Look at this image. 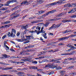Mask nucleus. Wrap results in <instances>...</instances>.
Wrapping results in <instances>:
<instances>
[{
  "mask_svg": "<svg viewBox=\"0 0 76 76\" xmlns=\"http://www.w3.org/2000/svg\"><path fill=\"white\" fill-rule=\"evenodd\" d=\"M54 25H55V24H53V25L51 27H50L49 28V30H50V29H53V28H54Z\"/></svg>",
  "mask_w": 76,
  "mask_h": 76,
  "instance_id": "7c9ffc66",
  "label": "nucleus"
},
{
  "mask_svg": "<svg viewBox=\"0 0 76 76\" xmlns=\"http://www.w3.org/2000/svg\"><path fill=\"white\" fill-rule=\"evenodd\" d=\"M12 31H13V33L14 32L15 34H16V30H15V29H14V28H12Z\"/></svg>",
  "mask_w": 76,
  "mask_h": 76,
  "instance_id": "c85d7f7f",
  "label": "nucleus"
},
{
  "mask_svg": "<svg viewBox=\"0 0 76 76\" xmlns=\"http://www.w3.org/2000/svg\"><path fill=\"white\" fill-rule=\"evenodd\" d=\"M0 64H3L4 66H7V64L5 63H3V62H0Z\"/></svg>",
  "mask_w": 76,
  "mask_h": 76,
  "instance_id": "393cba45",
  "label": "nucleus"
},
{
  "mask_svg": "<svg viewBox=\"0 0 76 76\" xmlns=\"http://www.w3.org/2000/svg\"><path fill=\"white\" fill-rule=\"evenodd\" d=\"M72 5H71V4H68V7H72Z\"/></svg>",
  "mask_w": 76,
  "mask_h": 76,
  "instance_id": "de8ad7c7",
  "label": "nucleus"
},
{
  "mask_svg": "<svg viewBox=\"0 0 76 76\" xmlns=\"http://www.w3.org/2000/svg\"><path fill=\"white\" fill-rule=\"evenodd\" d=\"M30 69H34V66H29Z\"/></svg>",
  "mask_w": 76,
  "mask_h": 76,
  "instance_id": "603ef678",
  "label": "nucleus"
},
{
  "mask_svg": "<svg viewBox=\"0 0 76 76\" xmlns=\"http://www.w3.org/2000/svg\"><path fill=\"white\" fill-rule=\"evenodd\" d=\"M13 69V68H12L11 67H6L5 68H2V67H0V69H2V70H9V69Z\"/></svg>",
  "mask_w": 76,
  "mask_h": 76,
  "instance_id": "39448f33",
  "label": "nucleus"
},
{
  "mask_svg": "<svg viewBox=\"0 0 76 76\" xmlns=\"http://www.w3.org/2000/svg\"><path fill=\"white\" fill-rule=\"evenodd\" d=\"M64 15V13H61V14H59L58 15V17H60V16H63V15Z\"/></svg>",
  "mask_w": 76,
  "mask_h": 76,
  "instance_id": "b1692460",
  "label": "nucleus"
},
{
  "mask_svg": "<svg viewBox=\"0 0 76 76\" xmlns=\"http://www.w3.org/2000/svg\"><path fill=\"white\" fill-rule=\"evenodd\" d=\"M61 60V58H57L56 59V61H58V60Z\"/></svg>",
  "mask_w": 76,
  "mask_h": 76,
  "instance_id": "6e6d98bb",
  "label": "nucleus"
},
{
  "mask_svg": "<svg viewBox=\"0 0 76 76\" xmlns=\"http://www.w3.org/2000/svg\"><path fill=\"white\" fill-rule=\"evenodd\" d=\"M33 69H37V67L36 66H33Z\"/></svg>",
  "mask_w": 76,
  "mask_h": 76,
  "instance_id": "5fc2aeb1",
  "label": "nucleus"
},
{
  "mask_svg": "<svg viewBox=\"0 0 76 76\" xmlns=\"http://www.w3.org/2000/svg\"><path fill=\"white\" fill-rule=\"evenodd\" d=\"M25 36L27 38H28V41L30 40L31 37V39H34V37H33V36Z\"/></svg>",
  "mask_w": 76,
  "mask_h": 76,
  "instance_id": "6e6552de",
  "label": "nucleus"
},
{
  "mask_svg": "<svg viewBox=\"0 0 76 76\" xmlns=\"http://www.w3.org/2000/svg\"><path fill=\"white\" fill-rule=\"evenodd\" d=\"M32 63H34V64H37V61H32Z\"/></svg>",
  "mask_w": 76,
  "mask_h": 76,
  "instance_id": "37998d69",
  "label": "nucleus"
},
{
  "mask_svg": "<svg viewBox=\"0 0 76 76\" xmlns=\"http://www.w3.org/2000/svg\"><path fill=\"white\" fill-rule=\"evenodd\" d=\"M63 45H64V44L62 43H60L58 44V45H59V46Z\"/></svg>",
  "mask_w": 76,
  "mask_h": 76,
  "instance_id": "09e8293b",
  "label": "nucleus"
},
{
  "mask_svg": "<svg viewBox=\"0 0 76 76\" xmlns=\"http://www.w3.org/2000/svg\"><path fill=\"white\" fill-rule=\"evenodd\" d=\"M34 47V45H30L27 46V47L28 48H32V47Z\"/></svg>",
  "mask_w": 76,
  "mask_h": 76,
  "instance_id": "bb28decb",
  "label": "nucleus"
},
{
  "mask_svg": "<svg viewBox=\"0 0 76 76\" xmlns=\"http://www.w3.org/2000/svg\"><path fill=\"white\" fill-rule=\"evenodd\" d=\"M50 13H51V12L50 11L49 12L45 14V16H47V15H48L49 14H50Z\"/></svg>",
  "mask_w": 76,
  "mask_h": 76,
  "instance_id": "a878e982",
  "label": "nucleus"
},
{
  "mask_svg": "<svg viewBox=\"0 0 76 76\" xmlns=\"http://www.w3.org/2000/svg\"><path fill=\"white\" fill-rule=\"evenodd\" d=\"M22 40H23V41H26V42H25L23 44H27V43H28L30 41L29 40H28V38H27V39H25V37L24 36H23L22 37Z\"/></svg>",
  "mask_w": 76,
  "mask_h": 76,
  "instance_id": "f03ea898",
  "label": "nucleus"
},
{
  "mask_svg": "<svg viewBox=\"0 0 76 76\" xmlns=\"http://www.w3.org/2000/svg\"><path fill=\"white\" fill-rule=\"evenodd\" d=\"M48 66H49V68H51L53 67V65L51 64H48Z\"/></svg>",
  "mask_w": 76,
  "mask_h": 76,
  "instance_id": "6ab92c4d",
  "label": "nucleus"
},
{
  "mask_svg": "<svg viewBox=\"0 0 76 76\" xmlns=\"http://www.w3.org/2000/svg\"><path fill=\"white\" fill-rule=\"evenodd\" d=\"M41 21L40 20H37L36 21H33L31 22V23H38L39 22H41Z\"/></svg>",
  "mask_w": 76,
  "mask_h": 76,
  "instance_id": "9b49d317",
  "label": "nucleus"
},
{
  "mask_svg": "<svg viewBox=\"0 0 76 76\" xmlns=\"http://www.w3.org/2000/svg\"><path fill=\"white\" fill-rule=\"evenodd\" d=\"M26 53V51L24 50L21 52H20V54H21V55H25V54H24V53Z\"/></svg>",
  "mask_w": 76,
  "mask_h": 76,
  "instance_id": "ddd939ff",
  "label": "nucleus"
},
{
  "mask_svg": "<svg viewBox=\"0 0 76 76\" xmlns=\"http://www.w3.org/2000/svg\"><path fill=\"white\" fill-rule=\"evenodd\" d=\"M38 30H37H37H35L34 31V33L36 32V33H37H37H38Z\"/></svg>",
  "mask_w": 76,
  "mask_h": 76,
  "instance_id": "052dcab7",
  "label": "nucleus"
},
{
  "mask_svg": "<svg viewBox=\"0 0 76 76\" xmlns=\"http://www.w3.org/2000/svg\"><path fill=\"white\" fill-rule=\"evenodd\" d=\"M74 10H76V8H74L73 9H72L71 10L69 11L68 12V13H73V12H75Z\"/></svg>",
  "mask_w": 76,
  "mask_h": 76,
  "instance_id": "1a4fd4ad",
  "label": "nucleus"
},
{
  "mask_svg": "<svg viewBox=\"0 0 76 76\" xmlns=\"http://www.w3.org/2000/svg\"><path fill=\"white\" fill-rule=\"evenodd\" d=\"M28 30L27 29H25V31L24 32V34H25L26 33V32H27V31H28Z\"/></svg>",
  "mask_w": 76,
  "mask_h": 76,
  "instance_id": "a19ab883",
  "label": "nucleus"
},
{
  "mask_svg": "<svg viewBox=\"0 0 76 76\" xmlns=\"http://www.w3.org/2000/svg\"><path fill=\"white\" fill-rule=\"evenodd\" d=\"M64 7H68V4H66L64 6Z\"/></svg>",
  "mask_w": 76,
  "mask_h": 76,
  "instance_id": "680f3d73",
  "label": "nucleus"
},
{
  "mask_svg": "<svg viewBox=\"0 0 76 76\" xmlns=\"http://www.w3.org/2000/svg\"><path fill=\"white\" fill-rule=\"evenodd\" d=\"M53 74H54V72H52L48 73V75H53Z\"/></svg>",
  "mask_w": 76,
  "mask_h": 76,
  "instance_id": "473e14b6",
  "label": "nucleus"
},
{
  "mask_svg": "<svg viewBox=\"0 0 76 76\" xmlns=\"http://www.w3.org/2000/svg\"><path fill=\"white\" fill-rule=\"evenodd\" d=\"M65 72V71H61V73L62 75H64V72Z\"/></svg>",
  "mask_w": 76,
  "mask_h": 76,
  "instance_id": "72a5a7b5",
  "label": "nucleus"
},
{
  "mask_svg": "<svg viewBox=\"0 0 76 76\" xmlns=\"http://www.w3.org/2000/svg\"><path fill=\"white\" fill-rule=\"evenodd\" d=\"M6 35H4L2 37V39H4V38H6Z\"/></svg>",
  "mask_w": 76,
  "mask_h": 76,
  "instance_id": "4d7b16f0",
  "label": "nucleus"
},
{
  "mask_svg": "<svg viewBox=\"0 0 76 76\" xmlns=\"http://www.w3.org/2000/svg\"><path fill=\"white\" fill-rule=\"evenodd\" d=\"M37 76H42V75H41L40 74H38V73H37Z\"/></svg>",
  "mask_w": 76,
  "mask_h": 76,
  "instance_id": "774afa93",
  "label": "nucleus"
},
{
  "mask_svg": "<svg viewBox=\"0 0 76 76\" xmlns=\"http://www.w3.org/2000/svg\"><path fill=\"white\" fill-rule=\"evenodd\" d=\"M15 40L16 41H17L18 42H23V40L21 39H16Z\"/></svg>",
  "mask_w": 76,
  "mask_h": 76,
  "instance_id": "a211bd4d",
  "label": "nucleus"
},
{
  "mask_svg": "<svg viewBox=\"0 0 76 76\" xmlns=\"http://www.w3.org/2000/svg\"><path fill=\"white\" fill-rule=\"evenodd\" d=\"M37 71H38L39 72H42V70L40 69H37Z\"/></svg>",
  "mask_w": 76,
  "mask_h": 76,
  "instance_id": "a18cd8bd",
  "label": "nucleus"
},
{
  "mask_svg": "<svg viewBox=\"0 0 76 76\" xmlns=\"http://www.w3.org/2000/svg\"><path fill=\"white\" fill-rule=\"evenodd\" d=\"M70 74L71 75H76V72H74L73 73H70Z\"/></svg>",
  "mask_w": 76,
  "mask_h": 76,
  "instance_id": "f704fd0d",
  "label": "nucleus"
},
{
  "mask_svg": "<svg viewBox=\"0 0 76 76\" xmlns=\"http://www.w3.org/2000/svg\"><path fill=\"white\" fill-rule=\"evenodd\" d=\"M36 29L38 30V32L37 33V35H39V33H40V29H41V28L39 27V26H37L36 28Z\"/></svg>",
  "mask_w": 76,
  "mask_h": 76,
  "instance_id": "0eeeda50",
  "label": "nucleus"
},
{
  "mask_svg": "<svg viewBox=\"0 0 76 76\" xmlns=\"http://www.w3.org/2000/svg\"><path fill=\"white\" fill-rule=\"evenodd\" d=\"M44 12V11H40L39 13V14H41V13H43Z\"/></svg>",
  "mask_w": 76,
  "mask_h": 76,
  "instance_id": "e433bc0d",
  "label": "nucleus"
},
{
  "mask_svg": "<svg viewBox=\"0 0 76 76\" xmlns=\"http://www.w3.org/2000/svg\"><path fill=\"white\" fill-rule=\"evenodd\" d=\"M64 38H65V39H67L68 38H69V36H67L66 37H64Z\"/></svg>",
  "mask_w": 76,
  "mask_h": 76,
  "instance_id": "69168bd1",
  "label": "nucleus"
},
{
  "mask_svg": "<svg viewBox=\"0 0 76 76\" xmlns=\"http://www.w3.org/2000/svg\"><path fill=\"white\" fill-rule=\"evenodd\" d=\"M4 47H5L6 48V50L7 51V52H9V51H7V50H9V48L6 45V46H4Z\"/></svg>",
  "mask_w": 76,
  "mask_h": 76,
  "instance_id": "2eb2a0df",
  "label": "nucleus"
},
{
  "mask_svg": "<svg viewBox=\"0 0 76 76\" xmlns=\"http://www.w3.org/2000/svg\"><path fill=\"white\" fill-rule=\"evenodd\" d=\"M10 23V21H7L4 22L3 24H4V25H5L6 24H7V23Z\"/></svg>",
  "mask_w": 76,
  "mask_h": 76,
  "instance_id": "f3484780",
  "label": "nucleus"
},
{
  "mask_svg": "<svg viewBox=\"0 0 76 76\" xmlns=\"http://www.w3.org/2000/svg\"><path fill=\"white\" fill-rule=\"evenodd\" d=\"M66 46L68 47H70L72 45H71L70 44H69L66 45Z\"/></svg>",
  "mask_w": 76,
  "mask_h": 76,
  "instance_id": "c03bdc74",
  "label": "nucleus"
},
{
  "mask_svg": "<svg viewBox=\"0 0 76 76\" xmlns=\"http://www.w3.org/2000/svg\"><path fill=\"white\" fill-rule=\"evenodd\" d=\"M74 67V66H71L69 67V68L70 69H72V68H73Z\"/></svg>",
  "mask_w": 76,
  "mask_h": 76,
  "instance_id": "864d4df0",
  "label": "nucleus"
},
{
  "mask_svg": "<svg viewBox=\"0 0 76 76\" xmlns=\"http://www.w3.org/2000/svg\"><path fill=\"white\" fill-rule=\"evenodd\" d=\"M18 75H23V74H25V73L23 72H20L17 73Z\"/></svg>",
  "mask_w": 76,
  "mask_h": 76,
  "instance_id": "4be33fe9",
  "label": "nucleus"
},
{
  "mask_svg": "<svg viewBox=\"0 0 76 76\" xmlns=\"http://www.w3.org/2000/svg\"><path fill=\"white\" fill-rule=\"evenodd\" d=\"M31 51H32V50H26V52H31Z\"/></svg>",
  "mask_w": 76,
  "mask_h": 76,
  "instance_id": "2f4dec72",
  "label": "nucleus"
},
{
  "mask_svg": "<svg viewBox=\"0 0 76 76\" xmlns=\"http://www.w3.org/2000/svg\"><path fill=\"white\" fill-rule=\"evenodd\" d=\"M49 25V23H47L46 24H44V26H45V27H47Z\"/></svg>",
  "mask_w": 76,
  "mask_h": 76,
  "instance_id": "5701e85b",
  "label": "nucleus"
},
{
  "mask_svg": "<svg viewBox=\"0 0 76 76\" xmlns=\"http://www.w3.org/2000/svg\"><path fill=\"white\" fill-rule=\"evenodd\" d=\"M44 29V27H42L40 31V33H44L45 32V31H44L43 30Z\"/></svg>",
  "mask_w": 76,
  "mask_h": 76,
  "instance_id": "dca6fc26",
  "label": "nucleus"
},
{
  "mask_svg": "<svg viewBox=\"0 0 76 76\" xmlns=\"http://www.w3.org/2000/svg\"><path fill=\"white\" fill-rule=\"evenodd\" d=\"M56 4H57V2H55L52 3L47 4L45 6L46 7H48V6H53V5H56Z\"/></svg>",
  "mask_w": 76,
  "mask_h": 76,
  "instance_id": "7ed1b4c3",
  "label": "nucleus"
},
{
  "mask_svg": "<svg viewBox=\"0 0 76 76\" xmlns=\"http://www.w3.org/2000/svg\"><path fill=\"white\" fill-rule=\"evenodd\" d=\"M50 20H52L53 21H54V20H56V19H50Z\"/></svg>",
  "mask_w": 76,
  "mask_h": 76,
  "instance_id": "e2e57ef3",
  "label": "nucleus"
},
{
  "mask_svg": "<svg viewBox=\"0 0 76 76\" xmlns=\"http://www.w3.org/2000/svg\"><path fill=\"white\" fill-rule=\"evenodd\" d=\"M13 31H12L11 33L10 32H8L7 35L9 37H13Z\"/></svg>",
  "mask_w": 76,
  "mask_h": 76,
  "instance_id": "20e7f679",
  "label": "nucleus"
},
{
  "mask_svg": "<svg viewBox=\"0 0 76 76\" xmlns=\"http://www.w3.org/2000/svg\"><path fill=\"white\" fill-rule=\"evenodd\" d=\"M6 43H7V42H6V41H5L4 42V46H6Z\"/></svg>",
  "mask_w": 76,
  "mask_h": 76,
  "instance_id": "8fccbe9b",
  "label": "nucleus"
},
{
  "mask_svg": "<svg viewBox=\"0 0 76 76\" xmlns=\"http://www.w3.org/2000/svg\"><path fill=\"white\" fill-rule=\"evenodd\" d=\"M76 15H71L70 18H76Z\"/></svg>",
  "mask_w": 76,
  "mask_h": 76,
  "instance_id": "cd10ccee",
  "label": "nucleus"
},
{
  "mask_svg": "<svg viewBox=\"0 0 76 76\" xmlns=\"http://www.w3.org/2000/svg\"><path fill=\"white\" fill-rule=\"evenodd\" d=\"M56 10H53L52 11H50L51 12V13H54V12H56Z\"/></svg>",
  "mask_w": 76,
  "mask_h": 76,
  "instance_id": "3c124183",
  "label": "nucleus"
},
{
  "mask_svg": "<svg viewBox=\"0 0 76 76\" xmlns=\"http://www.w3.org/2000/svg\"><path fill=\"white\" fill-rule=\"evenodd\" d=\"M46 69H47V68H48L49 67L48 66V64L46 65V66L45 67H44Z\"/></svg>",
  "mask_w": 76,
  "mask_h": 76,
  "instance_id": "79ce46f5",
  "label": "nucleus"
},
{
  "mask_svg": "<svg viewBox=\"0 0 76 76\" xmlns=\"http://www.w3.org/2000/svg\"><path fill=\"white\" fill-rule=\"evenodd\" d=\"M3 56L2 57V58H9V57H10V56H7V55L4 54V55H2Z\"/></svg>",
  "mask_w": 76,
  "mask_h": 76,
  "instance_id": "423d86ee",
  "label": "nucleus"
},
{
  "mask_svg": "<svg viewBox=\"0 0 76 76\" xmlns=\"http://www.w3.org/2000/svg\"><path fill=\"white\" fill-rule=\"evenodd\" d=\"M64 64H68V62L67 61H65L63 62Z\"/></svg>",
  "mask_w": 76,
  "mask_h": 76,
  "instance_id": "49530a36",
  "label": "nucleus"
},
{
  "mask_svg": "<svg viewBox=\"0 0 76 76\" xmlns=\"http://www.w3.org/2000/svg\"><path fill=\"white\" fill-rule=\"evenodd\" d=\"M24 61H28V62H31V61L30 60V59H29V58H28L24 59Z\"/></svg>",
  "mask_w": 76,
  "mask_h": 76,
  "instance_id": "412c9836",
  "label": "nucleus"
},
{
  "mask_svg": "<svg viewBox=\"0 0 76 76\" xmlns=\"http://www.w3.org/2000/svg\"><path fill=\"white\" fill-rule=\"evenodd\" d=\"M62 38H60L58 39V41H62Z\"/></svg>",
  "mask_w": 76,
  "mask_h": 76,
  "instance_id": "338daca9",
  "label": "nucleus"
},
{
  "mask_svg": "<svg viewBox=\"0 0 76 76\" xmlns=\"http://www.w3.org/2000/svg\"><path fill=\"white\" fill-rule=\"evenodd\" d=\"M28 25H26V26H23V29H26V28H28Z\"/></svg>",
  "mask_w": 76,
  "mask_h": 76,
  "instance_id": "aec40b11",
  "label": "nucleus"
},
{
  "mask_svg": "<svg viewBox=\"0 0 76 76\" xmlns=\"http://www.w3.org/2000/svg\"><path fill=\"white\" fill-rule=\"evenodd\" d=\"M69 32L68 30H66V31H64V32H63V34H66Z\"/></svg>",
  "mask_w": 76,
  "mask_h": 76,
  "instance_id": "c756f323",
  "label": "nucleus"
},
{
  "mask_svg": "<svg viewBox=\"0 0 76 76\" xmlns=\"http://www.w3.org/2000/svg\"><path fill=\"white\" fill-rule=\"evenodd\" d=\"M70 47V49L71 50H75V49H76V48L75 47L72 45H71Z\"/></svg>",
  "mask_w": 76,
  "mask_h": 76,
  "instance_id": "4468645a",
  "label": "nucleus"
},
{
  "mask_svg": "<svg viewBox=\"0 0 76 76\" xmlns=\"http://www.w3.org/2000/svg\"><path fill=\"white\" fill-rule=\"evenodd\" d=\"M60 25H61V24H58L54 26V29H55L56 28H58L60 27Z\"/></svg>",
  "mask_w": 76,
  "mask_h": 76,
  "instance_id": "f8f14e48",
  "label": "nucleus"
},
{
  "mask_svg": "<svg viewBox=\"0 0 76 76\" xmlns=\"http://www.w3.org/2000/svg\"><path fill=\"white\" fill-rule=\"evenodd\" d=\"M74 54V52H72L70 53H68V55H69V56H70V55H73Z\"/></svg>",
  "mask_w": 76,
  "mask_h": 76,
  "instance_id": "4c0bfd02",
  "label": "nucleus"
},
{
  "mask_svg": "<svg viewBox=\"0 0 76 76\" xmlns=\"http://www.w3.org/2000/svg\"><path fill=\"white\" fill-rule=\"evenodd\" d=\"M14 2H17V1L16 0H9L7 1L6 4H4L5 6H9L10 3H14Z\"/></svg>",
  "mask_w": 76,
  "mask_h": 76,
  "instance_id": "f257e3e1",
  "label": "nucleus"
},
{
  "mask_svg": "<svg viewBox=\"0 0 76 76\" xmlns=\"http://www.w3.org/2000/svg\"><path fill=\"white\" fill-rule=\"evenodd\" d=\"M27 1H26L23 2L21 3V4H26V3H27Z\"/></svg>",
  "mask_w": 76,
  "mask_h": 76,
  "instance_id": "58836bf2",
  "label": "nucleus"
},
{
  "mask_svg": "<svg viewBox=\"0 0 76 76\" xmlns=\"http://www.w3.org/2000/svg\"><path fill=\"white\" fill-rule=\"evenodd\" d=\"M9 61V62H10V63H16L14 61H13L11 60Z\"/></svg>",
  "mask_w": 76,
  "mask_h": 76,
  "instance_id": "c9c22d12",
  "label": "nucleus"
},
{
  "mask_svg": "<svg viewBox=\"0 0 76 76\" xmlns=\"http://www.w3.org/2000/svg\"><path fill=\"white\" fill-rule=\"evenodd\" d=\"M71 21H72L71 20H63L62 21V22L64 23H66V22H71Z\"/></svg>",
  "mask_w": 76,
  "mask_h": 76,
  "instance_id": "9d476101",
  "label": "nucleus"
},
{
  "mask_svg": "<svg viewBox=\"0 0 76 76\" xmlns=\"http://www.w3.org/2000/svg\"><path fill=\"white\" fill-rule=\"evenodd\" d=\"M19 35H20V33L18 32L17 34V36H19Z\"/></svg>",
  "mask_w": 76,
  "mask_h": 76,
  "instance_id": "0e129e2a",
  "label": "nucleus"
},
{
  "mask_svg": "<svg viewBox=\"0 0 76 76\" xmlns=\"http://www.w3.org/2000/svg\"><path fill=\"white\" fill-rule=\"evenodd\" d=\"M43 37H44L45 38V39H47V37L46 36V35H44V34H43Z\"/></svg>",
  "mask_w": 76,
  "mask_h": 76,
  "instance_id": "13d9d810",
  "label": "nucleus"
},
{
  "mask_svg": "<svg viewBox=\"0 0 76 76\" xmlns=\"http://www.w3.org/2000/svg\"><path fill=\"white\" fill-rule=\"evenodd\" d=\"M67 55H68L67 53H63L61 54V56H67Z\"/></svg>",
  "mask_w": 76,
  "mask_h": 76,
  "instance_id": "ea45409f",
  "label": "nucleus"
},
{
  "mask_svg": "<svg viewBox=\"0 0 76 76\" xmlns=\"http://www.w3.org/2000/svg\"><path fill=\"white\" fill-rule=\"evenodd\" d=\"M45 58V57H39V58Z\"/></svg>",
  "mask_w": 76,
  "mask_h": 76,
  "instance_id": "bf43d9fd",
  "label": "nucleus"
}]
</instances>
